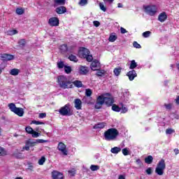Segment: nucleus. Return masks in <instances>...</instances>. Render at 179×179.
Returning <instances> with one entry per match:
<instances>
[{"instance_id":"obj_1","label":"nucleus","mask_w":179,"mask_h":179,"mask_svg":"<svg viewBox=\"0 0 179 179\" xmlns=\"http://www.w3.org/2000/svg\"><path fill=\"white\" fill-rule=\"evenodd\" d=\"M57 83L61 89H72L73 87L71 80L65 76H59L57 77Z\"/></svg>"},{"instance_id":"obj_2","label":"nucleus","mask_w":179,"mask_h":179,"mask_svg":"<svg viewBox=\"0 0 179 179\" xmlns=\"http://www.w3.org/2000/svg\"><path fill=\"white\" fill-rule=\"evenodd\" d=\"M106 141H114L118 136V130L117 129H108L104 132L103 135Z\"/></svg>"},{"instance_id":"obj_3","label":"nucleus","mask_w":179,"mask_h":179,"mask_svg":"<svg viewBox=\"0 0 179 179\" xmlns=\"http://www.w3.org/2000/svg\"><path fill=\"white\" fill-rule=\"evenodd\" d=\"M90 54V51L86 48H80L78 52L80 58H86L88 62H92L93 61V56Z\"/></svg>"},{"instance_id":"obj_4","label":"nucleus","mask_w":179,"mask_h":179,"mask_svg":"<svg viewBox=\"0 0 179 179\" xmlns=\"http://www.w3.org/2000/svg\"><path fill=\"white\" fill-rule=\"evenodd\" d=\"M145 13L149 15V16H155L157 13V6L155 4H150L143 6Z\"/></svg>"},{"instance_id":"obj_5","label":"nucleus","mask_w":179,"mask_h":179,"mask_svg":"<svg viewBox=\"0 0 179 179\" xmlns=\"http://www.w3.org/2000/svg\"><path fill=\"white\" fill-rule=\"evenodd\" d=\"M164 170H166V162L162 159L157 164L155 173L158 176H163L164 174Z\"/></svg>"},{"instance_id":"obj_6","label":"nucleus","mask_w":179,"mask_h":179,"mask_svg":"<svg viewBox=\"0 0 179 179\" xmlns=\"http://www.w3.org/2000/svg\"><path fill=\"white\" fill-rule=\"evenodd\" d=\"M58 112L60 115H63V117L72 115V113H71V104H66L64 106L60 108V109L58 110Z\"/></svg>"},{"instance_id":"obj_7","label":"nucleus","mask_w":179,"mask_h":179,"mask_svg":"<svg viewBox=\"0 0 179 179\" xmlns=\"http://www.w3.org/2000/svg\"><path fill=\"white\" fill-rule=\"evenodd\" d=\"M48 23L52 27H57V26H59V19L57 17H50Z\"/></svg>"},{"instance_id":"obj_8","label":"nucleus","mask_w":179,"mask_h":179,"mask_svg":"<svg viewBox=\"0 0 179 179\" xmlns=\"http://www.w3.org/2000/svg\"><path fill=\"white\" fill-rule=\"evenodd\" d=\"M106 101V96L101 95L98 96L97 100H96V103L95 104V108H101V106L104 104Z\"/></svg>"},{"instance_id":"obj_9","label":"nucleus","mask_w":179,"mask_h":179,"mask_svg":"<svg viewBox=\"0 0 179 179\" xmlns=\"http://www.w3.org/2000/svg\"><path fill=\"white\" fill-rule=\"evenodd\" d=\"M59 50L61 52L64 53V52H73V46H69L64 44L60 45Z\"/></svg>"},{"instance_id":"obj_10","label":"nucleus","mask_w":179,"mask_h":179,"mask_svg":"<svg viewBox=\"0 0 179 179\" xmlns=\"http://www.w3.org/2000/svg\"><path fill=\"white\" fill-rule=\"evenodd\" d=\"M57 149L58 150L62 152V153H63V155H64L65 156L68 155V151L66 150V145H65L64 143L62 142L59 143Z\"/></svg>"},{"instance_id":"obj_11","label":"nucleus","mask_w":179,"mask_h":179,"mask_svg":"<svg viewBox=\"0 0 179 179\" xmlns=\"http://www.w3.org/2000/svg\"><path fill=\"white\" fill-rule=\"evenodd\" d=\"M52 179H64V175L61 172L53 171L52 172Z\"/></svg>"},{"instance_id":"obj_12","label":"nucleus","mask_w":179,"mask_h":179,"mask_svg":"<svg viewBox=\"0 0 179 179\" xmlns=\"http://www.w3.org/2000/svg\"><path fill=\"white\" fill-rule=\"evenodd\" d=\"M100 62L98 60H94L91 64V69L92 71H99L100 69Z\"/></svg>"},{"instance_id":"obj_13","label":"nucleus","mask_w":179,"mask_h":179,"mask_svg":"<svg viewBox=\"0 0 179 179\" xmlns=\"http://www.w3.org/2000/svg\"><path fill=\"white\" fill-rule=\"evenodd\" d=\"M131 97V94H129V91H124L123 92V96L122 98V100L123 101V103H129V99Z\"/></svg>"},{"instance_id":"obj_14","label":"nucleus","mask_w":179,"mask_h":179,"mask_svg":"<svg viewBox=\"0 0 179 179\" xmlns=\"http://www.w3.org/2000/svg\"><path fill=\"white\" fill-rule=\"evenodd\" d=\"M1 58L2 61H12L15 58V57L12 55L8 54H1Z\"/></svg>"},{"instance_id":"obj_15","label":"nucleus","mask_w":179,"mask_h":179,"mask_svg":"<svg viewBox=\"0 0 179 179\" xmlns=\"http://www.w3.org/2000/svg\"><path fill=\"white\" fill-rule=\"evenodd\" d=\"M55 12L57 13V15H64V13H66V7L60 6L56 8Z\"/></svg>"},{"instance_id":"obj_16","label":"nucleus","mask_w":179,"mask_h":179,"mask_svg":"<svg viewBox=\"0 0 179 179\" xmlns=\"http://www.w3.org/2000/svg\"><path fill=\"white\" fill-rule=\"evenodd\" d=\"M127 76H128L129 80H134L138 76V74L135 70H131L127 73Z\"/></svg>"},{"instance_id":"obj_17","label":"nucleus","mask_w":179,"mask_h":179,"mask_svg":"<svg viewBox=\"0 0 179 179\" xmlns=\"http://www.w3.org/2000/svg\"><path fill=\"white\" fill-rule=\"evenodd\" d=\"M74 107L76 110H82V101L80 99H75Z\"/></svg>"},{"instance_id":"obj_18","label":"nucleus","mask_w":179,"mask_h":179,"mask_svg":"<svg viewBox=\"0 0 179 179\" xmlns=\"http://www.w3.org/2000/svg\"><path fill=\"white\" fill-rule=\"evenodd\" d=\"M166 19H167V14H166L165 12L160 13L158 17V20L161 22V23H163L164 22H165Z\"/></svg>"},{"instance_id":"obj_19","label":"nucleus","mask_w":179,"mask_h":179,"mask_svg":"<svg viewBox=\"0 0 179 179\" xmlns=\"http://www.w3.org/2000/svg\"><path fill=\"white\" fill-rule=\"evenodd\" d=\"M14 114L18 115V117H23V114H24V111L22 108H16L15 110L13 111Z\"/></svg>"},{"instance_id":"obj_20","label":"nucleus","mask_w":179,"mask_h":179,"mask_svg":"<svg viewBox=\"0 0 179 179\" xmlns=\"http://www.w3.org/2000/svg\"><path fill=\"white\" fill-rule=\"evenodd\" d=\"M37 144V141L33 139H29L25 142V145H28L29 148H33V146H36Z\"/></svg>"},{"instance_id":"obj_21","label":"nucleus","mask_w":179,"mask_h":179,"mask_svg":"<svg viewBox=\"0 0 179 179\" xmlns=\"http://www.w3.org/2000/svg\"><path fill=\"white\" fill-rule=\"evenodd\" d=\"M106 125H107V124H106V122H100V123H98V124L94 125L93 128H94V129H103V128H104V127H106Z\"/></svg>"},{"instance_id":"obj_22","label":"nucleus","mask_w":179,"mask_h":179,"mask_svg":"<svg viewBox=\"0 0 179 179\" xmlns=\"http://www.w3.org/2000/svg\"><path fill=\"white\" fill-rule=\"evenodd\" d=\"M113 103L114 100L112 98L105 96V103L106 106H108V107H110V106H113Z\"/></svg>"},{"instance_id":"obj_23","label":"nucleus","mask_w":179,"mask_h":179,"mask_svg":"<svg viewBox=\"0 0 179 179\" xmlns=\"http://www.w3.org/2000/svg\"><path fill=\"white\" fill-rule=\"evenodd\" d=\"M110 152L113 155H118V153H120V152H121V148H120V147H114V148L110 149Z\"/></svg>"},{"instance_id":"obj_24","label":"nucleus","mask_w":179,"mask_h":179,"mask_svg":"<svg viewBox=\"0 0 179 179\" xmlns=\"http://www.w3.org/2000/svg\"><path fill=\"white\" fill-rule=\"evenodd\" d=\"M145 163L147 164H152L153 163V157L152 155H149L145 158Z\"/></svg>"},{"instance_id":"obj_25","label":"nucleus","mask_w":179,"mask_h":179,"mask_svg":"<svg viewBox=\"0 0 179 179\" xmlns=\"http://www.w3.org/2000/svg\"><path fill=\"white\" fill-rule=\"evenodd\" d=\"M89 71L87 70V67L86 66H80V75H86Z\"/></svg>"},{"instance_id":"obj_26","label":"nucleus","mask_w":179,"mask_h":179,"mask_svg":"<svg viewBox=\"0 0 179 179\" xmlns=\"http://www.w3.org/2000/svg\"><path fill=\"white\" fill-rule=\"evenodd\" d=\"M20 70L17 69H13L10 71V75L13 76H17L19 75Z\"/></svg>"},{"instance_id":"obj_27","label":"nucleus","mask_w":179,"mask_h":179,"mask_svg":"<svg viewBox=\"0 0 179 179\" xmlns=\"http://www.w3.org/2000/svg\"><path fill=\"white\" fill-rule=\"evenodd\" d=\"M66 0H55V6H58V5L64 6L65 5V1Z\"/></svg>"},{"instance_id":"obj_28","label":"nucleus","mask_w":179,"mask_h":179,"mask_svg":"<svg viewBox=\"0 0 179 179\" xmlns=\"http://www.w3.org/2000/svg\"><path fill=\"white\" fill-rule=\"evenodd\" d=\"M121 71H122V69L121 67L115 68L113 70V73L115 76H120V73H121Z\"/></svg>"},{"instance_id":"obj_29","label":"nucleus","mask_w":179,"mask_h":179,"mask_svg":"<svg viewBox=\"0 0 179 179\" xmlns=\"http://www.w3.org/2000/svg\"><path fill=\"white\" fill-rule=\"evenodd\" d=\"M72 83L74 85V86H76V87H82L83 86V84L80 80H75Z\"/></svg>"},{"instance_id":"obj_30","label":"nucleus","mask_w":179,"mask_h":179,"mask_svg":"<svg viewBox=\"0 0 179 179\" xmlns=\"http://www.w3.org/2000/svg\"><path fill=\"white\" fill-rule=\"evenodd\" d=\"M18 45L21 47V48H23V47L26 45V39L22 38L18 41Z\"/></svg>"},{"instance_id":"obj_31","label":"nucleus","mask_w":179,"mask_h":179,"mask_svg":"<svg viewBox=\"0 0 179 179\" xmlns=\"http://www.w3.org/2000/svg\"><path fill=\"white\" fill-rule=\"evenodd\" d=\"M136 66H138V64L136 63V62H135V60H131L130 63L129 69H135Z\"/></svg>"},{"instance_id":"obj_32","label":"nucleus","mask_w":179,"mask_h":179,"mask_svg":"<svg viewBox=\"0 0 179 179\" xmlns=\"http://www.w3.org/2000/svg\"><path fill=\"white\" fill-rule=\"evenodd\" d=\"M8 108L12 111V113H14V111L16 110L17 107L16 105L13 103H10L8 104Z\"/></svg>"},{"instance_id":"obj_33","label":"nucleus","mask_w":179,"mask_h":179,"mask_svg":"<svg viewBox=\"0 0 179 179\" xmlns=\"http://www.w3.org/2000/svg\"><path fill=\"white\" fill-rule=\"evenodd\" d=\"M112 110L113 111H115L116 113H120V111H121V108L115 104L112 106Z\"/></svg>"},{"instance_id":"obj_34","label":"nucleus","mask_w":179,"mask_h":179,"mask_svg":"<svg viewBox=\"0 0 179 179\" xmlns=\"http://www.w3.org/2000/svg\"><path fill=\"white\" fill-rule=\"evenodd\" d=\"M15 13H17V15H23V13H24V9L22 8H17L15 10Z\"/></svg>"},{"instance_id":"obj_35","label":"nucleus","mask_w":179,"mask_h":179,"mask_svg":"<svg viewBox=\"0 0 179 179\" xmlns=\"http://www.w3.org/2000/svg\"><path fill=\"white\" fill-rule=\"evenodd\" d=\"M69 59L70 61H72L73 62H78V57H76V56L73 55H71L69 57Z\"/></svg>"},{"instance_id":"obj_36","label":"nucleus","mask_w":179,"mask_h":179,"mask_svg":"<svg viewBox=\"0 0 179 179\" xmlns=\"http://www.w3.org/2000/svg\"><path fill=\"white\" fill-rule=\"evenodd\" d=\"M18 31L16 29H12L8 31L7 34L8 36H15V34H17Z\"/></svg>"},{"instance_id":"obj_37","label":"nucleus","mask_w":179,"mask_h":179,"mask_svg":"<svg viewBox=\"0 0 179 179\" xmlns=\"http://www.w3.org/2000/svg\"><path fill=\"white\" fill-rule=\"evenodd\" d=\"M108 40L110 43H114V41L117 40V36H115V34H110Z\"/></svg>"},{"instance_id":"obj_38","label":"nucleus","mask_w":179,"mask_h":179,"mask_svg":"<svg viewBox=\"0 0 179 179\" xmlns=\"http://www.w3.org/2000/svg\"><path fill=\"white\" fill-rule=\"evenodd\" d=\"M90 170L92 171H97V170H100V166L99 165H91Z\"/></svg>"},{"instance_id":"obj_39","label":"nucleus","mask_w":179,"mask_h":179,"mask_svg":"<svg viewBox=\"0 0 179 179\" xmlns=\"http://www.w3.org/2000/svg\"><path fill=\"white\" fill-rule=\"evenodd\" d=\"M122 152L124 155V156H128L129 155V148H125L122 150Z\"/></svg>"},{"instance_id":"obj_40","label":"nucleus","mask_w":179,"mask_h":179,"mask_svg":"<svg viewBox=\"0 0 179 179\" xmlns=\"http://www.w3.org/2000/svg\"><path fill=\"white\" fill-rule=\"evenodd\" d=\"M25 131L26 132H27V134H29V135H31V134H33V131L34 130H33V128L30 127V126H28L25 128Z\"/></svg>"},{"instance_id":"obj_41","label":"nucleus","mask_w":179,"mask_h":179,"mask_svg":"<svg viewBox=\"0 0 179 179\" xmlns=\"http://www.w3.org/2000/svg\"><path fill=\"white\" fill-rule=\"evenodd\" d=\"M39 166H43L45 163V157H41V158L38 162Z\"/></svg>"},{"instance_id":"obj_42","label":"nucleus","mask_w":179,"mask_h":179,"mask_svg":"<svg viewBox=\"0 0 179 179\" xmlns=\"http://www.w3.org/2000/svg\"><path fill=\"white\" fill-rule=\"evenodd\" d=\"M99 5L101 10H103V12H106V10H107V8L104 6V3L100 2Z\"/></svg>"},{"instance_id":"obj_43","label":"nucleus","mask_w":179,"mask_h":179,"mask_svg":"<svg viewBox=\"0 0 179 179\" xmlns=\"http://www.w3.org/2000/svg\"><path fill=\"white\" fill-rule=\"evenodd\" d=\"M150 34H152V32L150 31H147L143 33V37L145 38H148V37H150Z\"/></svg>"},{"instance_id":"obj_44","label":"nucleus","mask_w":179,"mask_h":179,"mask_svg":"<svg viewBox=\"0 0 179 179\" xmlns=\"http://www.w3.org/2000/svg\"><path fill=\"white\" fill-rule=\"evenodd\" d=\"M93 92L90 89H86L85 90V95L87 97H90L92 96Z\"/></svg>"},{"instance_id":"obj_45","label":"nucleus","mask_w":179,"mask_h":179,"mask_svg":"<svg viewBox=\"0 0 179 179\" xmlns=\"http://www.w3.org/2000/svg\"><path fill=\"white\" fill-rule=\"evenodd\" d=\"M64 71L66 73H71V72H72V68H71V66H64Z\"/></svg>"},{"instance_id":"obj_46","label":"nucleus","mask_w":179,"mask_h":179,"mask_svg":"<svg viewBox=\"0 0 179 179\" xmlns=\"http://www.w3.org/2000/svg\"><path fill=\"white\" fill-rule=\"evenodd\" d=\"M176 131L173 129H166V135H171V134H174Z\"/></svg>"},{"instance_id":"obj_47","label":"nucleus","mask_w":179,"mask_h":179,"mask_svg":"<svg viewBox=\"0 0 179 179\" xmlns=\"http://www.w3.org/2000/svg\"><path fill=\"white\" fill-rule=\"evenodd\" d=\"M78 4L80 6H85L87 5V0H80Z\"/></svg>"},{"instance_id":"obj_48","label":"nucleus","mask_w":179,"mask_h":179,"mask_svg":"<svg viewBox=\"0 0 179 179\" xmlns=\"http://www.w3.org/2000/svg\"><path fill=\"white\" fill-rule=\"evenodd\" d=\"M105 71L104 70H97L96 72V76H103V75H104L105 73Z\"/></svg>"},{"instance_id":"obj_49","label":"nucleus","mask_w":179,"mask_h":179,"mask_svg":"<svg viewBox=\"0 0 179 179\" xmlns=\"http://www.w3.org/2000/svg\"><path fill=\"white\" fill-rule=\"evenodd\" d=\"M120 111L122 114H125V113H128V108L124 106V105H122V109Z\"/></svg>"},{"instance_id":"obj_50","label":"nucleus","mask_w":179,"mask_h":179,"mask_svg":"<svg viewBox=\"0 0 179 179\" xmlns=\"http://www.w3.org/2000/svg\"><path fill=\"white\" fill-rule=\"evenodd\" d=\"M0 156H6V151L1 147H0Z\"/></svg>"},{"instance_id":"obj_51","label":"nucleus","mask_w":179,"mask_h":179,"mask_svg":"<svg viewBox=\"0 0 179 179\" xmlns=\"http://www.w3.org/2000/svg\"><path fill=\"white\" fill-rule=\"evenodd\" d=\"M57 67L59 69H62V68H65V64H64V62H57Z\"/></svg>"},{"instance_id":"obj_52","label":"nucleus","mask_w":179,"mask_h":179,"mask_svg":"<svg viewBox=\"0 0 179 179\" xmlns=\"http://www.w3.org/2000/svg\"><path fill=\"white\" fill-rule=\"evenodd\" d=\"M69 174L72 176H75L76 174V170L75 169L69 170Z\"/></svg>"},{"instance_id":"obj_53","label":"nucleus","mask_w":179,"mask_h":179,"mask_svg":"<svg viewBox=\"0 0 179 179\" xmlns=\"http://www.w3.org/2000/svg\"><path fill=\"white\" fill-rule=\"evenodd\" d=\"M31 135H32L33 138H38V136H40V133L34 131L32 134H31Z\"/></svg>"},{"instance_id":"obj_54","label":"nucleus","mask_w":179,"mask_h":179,"mask_svg":"<svg viewBox=\"0 0 179 179\" xmlns=\"http://www.w3.org/2000/svg\"><path fill=\"white\" fill-rule=\"evenodd\" d=\"M164 107H165V108H166V110H171V108L173 107V104H171V103H165Z\"/></svg>"},{"instance_id":"obj_55","label":"nucleus","mask_w":179,"mask_h":179,"mask_svg":"<svg viewBox=\"0 0 179 179\" xmlns=\"http://www.w3.org/2000/svg\"><path fill=\"white\" fill-rule=\"evenodd\" d=\"M31 124H35V125H43L44 124V122L34 120L31 122Z\"/></svg>"},{"instance_id":"obj_56","label":"nucleus","mask_w":179,"mask_h":179,"mask_svg":"<svg viewBox=\"0 0 179 179\" xmlns=\"http://www.w3.org/2000/svg\"><path fill=\"white\" fill-rule=\"evenodd\" d=\"M133 45H134V48H141V45L139 43H138V42H136V41H134L133 43Z\"/></svg>"},{"instance_id":"obj_57","label":"nucleus","mask_w":179,"mask_h":179,"mask_svg":"<svg viewBox=\"0 0 179 179\" xmlns=\"http://www.w3.org/2000/svg\"><path fill=\"white\" fill-rule=\"evenodd\" d=\"M36 143H47V140H43V139H37L36 140Z\"/></svg>"},{"instance_id":"obj_58","label":"nucleus","mask_w":179,"mask_h":179,"mask_svg":"<svg viewBox=\"0 0 179 179\" xmlns=\"http://www.w3.org/2000/svg\"><path fill=\"white\" fill-rule=\"evenodd\" d=\"M145 173H147L148 174V176H150V174H152V168L151 167L148 168L145 170Z\"/></svg>"},{"instance_id":"obj_59","label":"nucleus","mask_w":179,"mask_h":179,"mask_svg":"<svg viewBox=\"0 0 179 179\" xmlns=\"http://www.w3.org/2000/svg\"><path fill=\"white\" fill-rule=\"evenodd\" d=\"M120 33L122 34H125V33H128V31H127V29H125V28L121 27L120 28Z\"/></svg>"},{"instance_id":"obj_60","label":"nucleus","mask_w":179,"mask_h":179,"mask_svg":"<svg viewBox=\"0 0 179 179\" xmlns=\"http://www.w3.org/2000/svg\"><path fill=\"white\" fill-rule=\"evenodd\" d=\"M38 117H39V118H45V117H47V114L45 113H40Z\"/></svg>"},{"instance_id":"obj_61","label":"nucleus","mask_w":179,"mask_h":179,"mask_svg":"<svg viewBox=\"0 0 179 179\" xmlns=\"http://www.w3.org/2000/svg\"><path fill=\"white\" fill-rule=\"evenodd\" d=\"M83 101L85 102L87 104H90V101H88V100H87V96H85V97L83 99Z\"/></svg>"},{"instance_id":"obj_62","label":"nucleus","mask_w":179,"mask_h":179,"mask_svg":"<svg viewBox=\"0 0 179 179\" xmlns=\"http://www.w3.org/2000/svg\"><path fill=\"white\" fill-rule=\"evenodd\" d=\"M93 24H94V26H95V27H99V26H100V22L99 21H94Z\"/></svg>"},{"instance_id":"obj_63","label":"nucleus","mask_w":179,"mask_h":179,"mask_svg":"<svg viewBox=\"0 0 179 179\" xmlns=\"http://www.w3.org/2000/svg\"><path fill=\"white\" fill-rule=\"evenodd\" d=\"M136 163L138 164V166H140V167L142 166V161H141V159H138L136 160Z\"/></svg>"},{"instance_id":"obj_64","label":"nucleus","mask_w":179,"mask_h":179,"mask_svg":"<svg viewBox=\"0 0 179 179\" xmlns=\"http://www.w3.org/2000/svg\"><path fill=\"white\" fill-rule=\"evenodd\" d=\"M176 103L179 106V96H178L176 99Z\"/></svg>"}]
</instances>
